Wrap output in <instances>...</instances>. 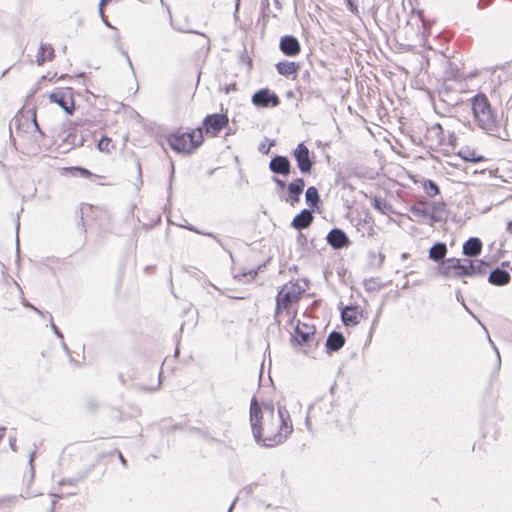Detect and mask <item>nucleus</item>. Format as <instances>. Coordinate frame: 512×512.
Listing matches in <instances>:
<instances>
[{"mask_svg": "<svg viewBox=\"0 0 512 512\" xmlns=\"http://www.w3.org/2000/svg\"><path fill=\"white\" fill-rule=\"evenodd\" d=\"M407 24L408 25H411V26H416L418 29L420 27L422 28H425V21H424V18H423V12L418 10V11H412L408 21H407Z\"/></svg>", "mask_w": 512, "mask_h": 512, "instance_id": "obj_26", "label": "nucleus"}, {"mask_svg": "<svg viewBox=\"0 0 512 512\" xmlns=\"http://www.w3.org/2000/svg\"><path fill=\"white\" fill-rule=\"evenodd\" d=\"M372 205L381 213H386L388 210H390V206L386 203L385 200H382L381 198H374Z\"/></svg>", "mask_w": 512, "mask_h": 512, "instance_id": "obj_29", "label": "nucleus"}, {"mask_svg": "<svg viewBox=\"0 0 512 512\" xmlns=\"http://www.w3.org/2000/svg\"><path fill=\"white\" fill-rule=\"evenodd\" d=\"M102 19H103V21H104V23L106 24V26H107V27H109V28H114V27H113V26L108 22V20L106 19V17H105V16H104V18H102Z\"/></svg>", "mask_w": 512, "mask_h": 512, "instance_id": "obj_35", "label": "nucleus"}, {"mask_svg": "<svg viewBox=\"0 0 512 512\" xmlns=\"http://www.w3.org/2000/svg\"><path fill=\"white\" fill-rule=\"evenodd\" d=\"M305 197H306V202L308 203V205H310L312 207L316 206V204L319 201L318 190L313 186L309 187L306 190Z\"/></svg>", "mask_w": 512, "mask_h": 512, "instance_id": "obj_28", "label": "nucleus"}, {"mask_svg": "<svg viewBox=\"0 0 512 512\" xmlns=\"http://www.w3.org/2000/svg\"><path fill=\"white\" fill-rule=\"evenodd\" d=\"M51 327L54 332H56L58 330V328L56 327V325L53 322H51Z\"/></svg>", "mask_w": 512, "mask_h": 512, "instance_id": "obj_38", "label": "nucleus"}, {"mask_svg": "<svg viewBox=\"0 0 512 512\" xmlns=\"http://www.w3.org/2000/svg\"><path fill=\"white\" fill-rule=\"evenodd\" d=\"M277 72L283 76L296 75L299 65L295 62L282 61L276 64Z\"/></svg>", "mask_w": 512, "mask_h": 512, "instance_id": "obj_21", "label": "nucleus"}, {"mask_svg": "<svg viewBox=\"0 0 512 512\" xmlns=\"http://www.w3.org/2000/svg\"><path fill=\"white\" fill-rule=\"evenodd\" d=\"M33 459H34V453H33V454H31V456H30V462H32V461H33Z\"/></svg>", "mask_w": 512, "mask_h": 512, "instance_id": "obj_41", "label": "nucleus"}, {"mask_svg": "<svg viewBox=\"0 0 512 512\" xmlns=\"http://www.w3.org/2000/svg\"><path fill=\"white\" fill-rule=\"evenodd\" d=\"M303 290L298 283L288 282L278 292L276 297L275 321L281 323L284 320L293 326L297 313L296 305Z\"/></svg>", "mask_w": 512, "mask_h": 512, "instance_id": "obj_2", "label": "nucleus"}, {"mask_svg": "<svg viewBox=\"0 0 512 512\" xmlns=\"http://www.w3.org/2000/svg\"><path fill=\"white\" fill-rule=\"evenodd\" d=\"M447 253V248L444 243H436L429 250V257L434 261L443 260Z\"/></svg>", "mask_w": 512, "mask_h": 512, "instance_id": "obj_24", "label": "nucleus"}, {"mask_svg": "<svg viewBox=\"0 0 512 512\" xmlns=\"http://www.w3.org/2000/svg\"><path fill=\"white\" fill-rule=\"evenodd\" d=\"M269 168L273 173L288 175L290 173V162L285 156H275L269 163Z\"/></svg>", "mask_w": 512, "mask_h": 512, "instance_id": "obj_15", "label": "nucleus"}, {"mask_svg": "<svg viewBox=\"0 0 512 512\" xmlns=\"http://www.w3.org/2000/svg\"><path fill=\"white\" fill-rule=\"evenodd\" d=\"M342 320L345 325H356L361 318V311L356 306H347L342 310Z\"/></svg>", "mask_w": 512, "mask_h": 512, "instance_id": "obj_17", "label": "nucleus"}, {"mask_svg": "<svg viewBox=\"0 0 512 512\" xmlns=\"http://www.w3.org/2000/svg\"><path fill=\"white\" fill-rule=\"evenodd\" d=\"M422 187L429 197H435L439 194V188L437 184L432 180H423L422 181Z\"/></svg>", "mask_w": 512, "mask_h": 512, "instance_id": "obj_27", "label": "nucleus"}, {"mask_svg": "<svg viewBox=\"0 0 512 512\" xmlns=\"http://www.w3.org/2000/svg\"><path fill=\"white\" fill-rule=\"evenodd\" d=\"M49 100L58 104L65 112L72 114L74 111V100L70 88L58 89L49 94Z\"/></svg>", "mask_w": 512, "mask_h": 512, "instance_id": "obj_7", "label": "nucleus"}, {"mask_svg": "<svg viewBox=\"0 0 512 512\" xmlns=\"http://www.w3.org/2000/svg\"><path fill=\"white\" fill-rule=\"evenodd\" d=\"M25 305L28 306V307H31L34 311H36L37 313L41 314V311L39 309H37L36 307H34V306L30 305V304H26V303H25Z\"/></svg>", "mask_w": 512, "mask_h": 512, "instance_id": "obj_36", "label": "nucleus"}, {"mask_svg": "<svg viewBox=\"0 0 512 512\" xmlns=\"http://www.w3.org/2000/svg\"><path fill=\"white\" fill-rule=\"evenodd\" d=\"M74 169L76 171H78L84 177H90L92 175V173L89 170L85 169V168L75 167Z\"/></svg>", "mask_w": 512, "mask_h": 512, "instance_id": "obj_32", "label": "nucleus"}, {"mask_svg": "<svg viewBox=\"0 0 512 512\" xmlns=\"http://www.w3.org/2000/svg\"><path fill=\"white\" fill-rule=\"evenodd\" d=\"M348 6V9L351 13L356 16H359V9L357 6V0H345Z\"/></svg>", "mask_w": 512, "mask_h": 512, "instance_id": "obj_31", "label": "nucleus"}, {"mask_svg": "<svg viewBox=\"0 0 512 512\" xmlns=\"http://www.w3.org/2000/svg\"><path fill=\"white\" fill-rule=\"evenodd\" d=\"M55 334H56L58 337H62V334L59 332V330H57V331L55 332Z\"/></svg>", "mask_w": 512, "mask_h": 512, "instance_id": "obj_39", "label": "nucleus"}, {"mask_svg": "<svg viewBox=\"0 0 512 512\" xmlns=\"http://www.w3.org/2000/svg\"><path fill=\"white\" fill-rule=\"evenodd\" d=\"M229 120L225 114H211L208 115L204 121L203 126L207 134L212 136L217 135L225 126H227Z\"/></svg>", "mask_w": 512, "mask_h": 512, "instance_id": "obj_8", "label": "nucleus"}, {"mask_svg": "<svg viewBox=\"0 0 512 512\" xmlns=\"http://www.w3.org/2000/svg\"><path fill=\"white\" fill-rule=\"evenodd\" d=\"M482 242L479 238H469L463 245V254L466 256H477L481 253Z\"/></svg>", "mask_w": 512, "mask_h": 512, "instance_id": "obj_19", "label": "nucleus"}, {"mask_svg": "<svg viewBox=\"0 0 512 512\" xmlns=\"http://www.w3.org/2000/svg\"><path fill=\"white\" fill-rule=\"evenodd\" d=\"M510 281V275L507 271L502 269H495L493 270L489 275V282L494 285H505L509 283Z\"/></svg>", "mask_w": 512, "mask_h": 512, "instance_id": "obj_20", "label": "nucleus"}, {"mask_svg": "<svg viewBox=\"0 0 512 512\" xmlns=\"http://www.w3.org/2000/svg\"><path fill=\"white\" fill-rule=\"evenodd\" d=\"M344 337L338 332H332L326 340V346L331 351H337L344 345Z\"/></svg>", "mask_w": 512, "mask_h": 512, "instance_id": "obj_22", "label": "nucleus"}, {"mask_svg": "<svg viewBox=\"0 0 512 512\" xmlns=\"http://www.w3.org/2000/svg\"><path fill=\"white\" fill-rule=\"evenodd\" d=\"M108 1L109 0H101L99 3V13L101 15V18H104L103 7L107 4Z\"/></svg>", "mask_w": 512, "mask_h": 512, "instance_id": "obj_33", "label": "nucleus"}, {"mask_svg": "<svg viewBox=\"0 0 512 512\" xmlns=\"http://www.w3.org/2000/svg\"><path fill=\"white\" fill-rule=\"evenodd\" d=\"M250 421L255 440L267 447L283 443L293 431L289 414L284 407H279L275 414L272 406L261 408L256 400L251 402Z\"/></svg>", "mask_w": 512, "mask_h": 512, "instance_id": "obj_1", "label": "nucleus"}, {"mask_svg": "<svg viewBox=\"0 0 512 512\" xmlns=\"http://www.w3.org/2000/svg\"><path fill=\"white\" fill-rule=\"evenodd\" d=\"M280 50L287 56L293 57L300 52V43L294 36H283L280 39Z\"/></svg>", "mask_w": 512, "mask_h": 512, "instance_id": "obj_13", "label": "nucleus"}, {"mask_svg": "<svg viewBox=\"0 0 512 512\" xmlns=\"http://www.w3.org/2000/svg\"><path fill=\"white\" fill-rule=\"evenodd\" d=\"M273 181L276 183V185L280 188V189H283L286 187V184L284 181L280 180L279 178H273Z\"/></svg>", "mask_w": 512, "mask_h": 512, "instance_id": "obj_34", "label": "nucleus"}, {"mask_svg": "<svg viewBox=\"0 0 512 512\" xmlns=\"http://www.w3.org/2000/svg\"><path fill=\"white\" fill-rule=\"evenodd\" d=\"M425 140L427 146L432 150H441L446 147H454L456 144L455 135L450 133L446 136L442 126L438 123L433 124L427 128Z\"/></svg>", "mask_w": 512, "mask_h": 512, "instance_id": "obj_6", "label": "nucleus"}, {"mask_svg": "<svg viewBox=\"0 0 512 512\" xmlns=\"http://www.w3.org/2000/svg\"><path fill=\"white\" fill-rule=\"evenodd\" d=\"M168 142L171 148L177 152L191 153L202 144L203 133L201 129L176 133L168 138Z\"/></svg>", "mask_w": 512, "mask_h": 512, "instance_id": "obj_4", "label": "nucleus"}, {"mask_svg": "<svg viewBox=\"0 0 512 512\" xmlns=\"http://www.w3.org/2000/svg\"><path fill=\"white\" fill-rule=\"evenodd\" d=\"M472 112L477 125L486 131L496 127V116L485 95H476L472 99Z\"/></svg>", "mask_w": 512, "mask_h": 512, "instance_id": "obj_3", "label": "nucleus"}, {"mask_svg": "<svg viewBox=\"0 0 512 512\" xmlns=\"http://www.w3.org/2000/svg\"><path fill=\"white\" fill-rule=\"evenodd\" d=\"M327 242L334 248L340 249L349 244L347 235L340 229H332L327 235Z\"/></svg>", "mask_w": 512, "mask_h": 512, "instance_id": "obj_16", "label": "nucleus"}, {"mask_svg": "<svg viewBox=\"0 0 512 512\" xmlns=\"http://www.w3.org/2000/svg\"><path fill=\"white\" fill-rule=\"evenodd\" d=\"M11 447L14 451L16 450L14 442H11Z\"/></svg>", "mask_w": 512, "mask_h": 512, "instance_id": "obj_40", "label": "nucleus"}, {"mask_svg": "<svg viewBox=\"0 0 512 512\" xmlns=\"http://www.w3.org/2000/svg\"><path fill=\"white\" fill-rule=\"evenodd\" d=\"M233 506H234V503L230 506V508H229V511H228V512H232Z\"/></svg>", "mask_w": 512, "mask_h": 512, "instance_id": "obj_42", "label": "nucleus"}, {"mask_svg": "<svg viewBox=\"0 0 512 512\" xmlns=\"http://www.w3.org/2000/svg\"><path fill=\"white\" fill-rule=\"evenodd\" d=\"M314 333L315 327L312 324L297 320V323L294 326V333L292 334V338L299 344L306 343L311 337L314 336Z\"/></svg>", "mask_w": 512, "mask_h": 512, "instance_id": "obj_11", "label": "nucleus"}, {"mask_svg": "<svg viewBox=\"0 0 512 512\" xmlns=\"http://www.w3.org/2000/svg\"><path fill=\"white\" fill-rule=\"evenodd\" d=\"M54 56V49L51 45H41L38 54L36 56V62L38 65H43L46 61L52 60Z\"/></svg>", "mask_w": 512, "mask_h": 512, "instance_id": "obj_23", "label": "nucleus"}, {"mask_svg": "<svg viewBox=\"0 0 512 512\" xmlns=\"http://www.w3.org/2000/svg\"><path fill=\"white\" fill-rule=\"evenodd\" d=\"M18 129L23 130L27 133H35L38 132L42 137L44 134L39 128L36 119L35 111H28L26 114H22L18 119Z\"/></svg>", "mask_w": 512, "mask_h": 512, "instance_id": "obj_10", "label": "nucleus"}, {"mask_svg": "<svg viewBox=\"0 0 512 512\" xmlns=\"http://www.w3.org/2000/svg\"><path fill=\"white\" fill-rule=\"evenodd\" d=\"M119 458H120V461L125 464L126 463V460L125 458L123 457V455L121 453H119Z\"/></svg>", "mask_w": 512, "mask_h": 512, "instance_id": "obj_37", "label": "nucleus"}, {"mask_svg": "<svg viewBox=\"0 0 512 512\" xmlns=\"http://www.w3.org/2000/svg\"><path fill=\"white\" fill-rule=\"evenodd\" d=\"M293 156L297 162V166L302 173H310L312 169V161L310 160L309 149L300 143L293 151Z\"/></svg>", "mask_w": 512, "mask_h": 512, "instance_id": "obj_9", "label": "nucleus"}, {"mask_svg": "<svg viewBox=\"0 0 512 512\" xmlns=\"http://www.w3.org/2000/svg\"><path fill=\"white\" fill-rule=\"evenodd\" d=\"M482 262L477 265L471 260H466L465 263H461L459 259L449 258L447 259L442 267L440 273L446 278H462L465 276H473L479 270Z\"/></svg>", "mask_w": 512, "mask_h": 512, "instance_id": "obj_5", "label": "nucleus"}, {"mask_svg": "<svg viewBox=\"0 0 512 512\" xmlns=\"http://www.w3.org/2000/svg\"><path fill=\"white\" fill-rule=\"evenodd\" d=\"M252 102L256 106L268 107L269 105L277 106L279 99L276 94L270 93L267 89H263L253 95Z\"/></svg>", "mask_w": 512, "mask_h": 512, "instance_id": "obj_12", "label": "nucleus"}, {"mask_svg": "<svg viewBox=\"0 0 512 512\" xmlns=\"http://www.w3.org/2000/svg\"><path fill=\"white\" fill-rule=\"evenodd\" d=\"M305 187V182L302 178H297L288 184L287 189L289 192V197L287 198V202H289L292 206H295L296 203L300 200V195Z\"/></svg>", "mask_w": 512, "mask_h": 512, "instance_id": "obj_14", "label": "nucleus"}, {"mask_svg": "<svg viewBox=\"0 0 512 512\" xmlns=\"http://www.w3.org/2000/svg\"><path fill=\"white\" fill-rule=\"evenodd\" d=\"M97 149L101 153L110 154L115 150V144L111 138L103 136L97 143Z\"/></svg>", "mask_w": 512, "mask_h": 512, "instance_id": "obj_25", "label": "nucleus"}, {"mask_svg": "<svg viewBox=\"0 0 512 512\" xmlns=\"http://www.w3.org/2000/svg\"><path fill=\"white\" fill-rule=\"evenodd\" d=\"M313 221V215L312 213L304 209L302 210L298 215L294 217L292 220L291 226L295 229H305L307 228Z\"/></svg>", "mask_w": 512, "mask_h": 512, "instance_id": "obj_18", "label": "nucleus"}, {"mask_svg": "<svg viewBox=\"0 0 512 512\" xmlns=\"http://www.w3.org/2000/svg\"><path fill=\"white\" fill-rule=\"evenodd\" d=\"M411 212L414 215L419 216V217H426V216H428V211L424 207L423 203L413 206L411 208Z\"/></svg>", "mask_w": 512, "mask_h": 512, "instance_id": "obj_30", "label": "nucleus"}]
</instances>
